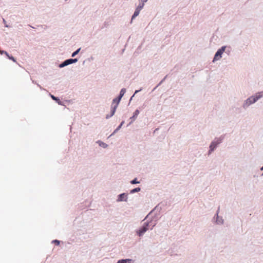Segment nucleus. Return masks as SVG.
I'll list each match as a JSON object with an SVG mask.
<instances>
[{
    "label": "nucleus",
    "mask_w": 263,
    "mask_h": 263,
    "mask_svg": "<svg viewBox=\"0 0 263 263\" xmlns=\"http://www.w3.org/2000/svg\"><path fill=\"white\" fill-rule=\"evenodd\" d=\"M80 49H81V48H79L78 50H77L76 51L73 52L72 54V57H73L75 55H76L79 52Z\"/></svg>",
    "instance_id": "15"
},
{
    "label": "nucleus",
    "mask_w": 263,
    "mask_h": 263,
    "mask_svg": "<svg viewBox=\"0 0 263 263\" xmlns=\"http://www.w3.org/2000/svg\"><path fill=\"white\" fill-rule=\"evenodd\" d=\"M77 61H78V60L77 59H70L66 60L63 63H62L61 64H60V67H63L68 65L72 64L73 63H76Z\"/></svg>",
    "instance_id": "4"
},
{
    "label": "nucleus",
    "mask_w": 263,
    "mask_h": 263,
    "mask_svg": "<svg viewBox=\"0 0 263 263\" xmlns=\"http://www.w3.org/2000/svg\"><path fill=\"white\" fill-rule=\"evenodd\" d=\"M126 92V89L125 88H122L121 91H120V95L118 97V102H120V100L122 98V97L124 96V93H125Z\"/></svg>",
    "instance_id": "7"
},
{
    "label": "nucleus",
    "mask_w": 263,
    "mask_h": 263,
    "mask_svg": "<svg viewBox=\"0 0 263 263\" xmlns=\"http://www.w3.org/2000/svg\"><path fill=\"white\" fill-rule=\"evenodd\" d=\"M133 261L131 259H126L119 260L117 263H133Z\"/></svg>",
    "instance_id": "9"
},
{
    "label": "nucleus",
    "mask_w": 263,
    "mask_h": 263,
    "mask_svg": "<svg viewBox=\"0 0 263 263\" xmlns=\"http://www.w3.org/2000/svg\"><path fill=\"white\" fill-rule=\"evenodd\" d=\"M53 242L55 243L57 245H59L60 244V241L58 240H53Z\"/></svg>",
    "instance_id": "19"
},
{
    "label": "nucleus",
    "mask_w": 263,
    "mask_h": 263,
    "mask_svg": "<svg viewBox=\"0 0 263 263\" xmlns=\"http://www.w3.org/2000/svg\"><path fill=\"white\" fill-rule=\"evenodd\" d=\"M226 47L223 46L220 49H219L216 53L213 61L218 60L220 59L221 57L222 54L223 53V52L225 51Z\"/></svg>",
    "instance_id": "2"
},
{
    "label": "nucleus",
    "mask_w": 263,
    "mask_h": 263,
    "mask_svg": "<svg viewBox=\"0 0 263 263\" xmlns=\"http://www.w3.org/2000/svg\"><path fill=\"white\" fill-rule=\"evenodd\" d=\"M139 183V182L137 181L136 178L131 181L132 184H136V183Z\"/></svg>",
    "instance_id": "17"
},
{
    "label": "nucleus",
    "mask_w": 263,
    "mask_h": 263,
    "mask_svg": "<svg viewBox=\"0 0 263 263\" xmlns=\"http://www.w3.org/2000/svg\"><path fill=\"white\" fill-rule=\"evenodd\" d=\"M98 143H99V145L101 147H103L104 148H106L107 147V144L101 141H98Z\"/></svg>",
    "instance_id": "11"
},
{
    "label": "nucleus",
    "mask_w": 263,
    "mask_h": 263,
    "mask_svg": "<svg viewBox=\"0 0 263 263\" xmlns=\"http://www.w3.org/2000/svg\"><path fill=\"white\" fill-rule=\"evenodd\" d=\"M261 170H263V166H262V167L261 168Z\"/></svg>",
    "instance_id": "23"
},
{
    "label": "nucleus",
    "mask_w": 263,
    "mask_h": 263,
    "mask_svg": "<svg viewBox=\"0 0 263 263\" xmlns=\"http://www.w3.org/2000/svg\"><path fill=\"white\" fill-rule=\"evenodd\" d=\"M144 5V4L140 3L139 5L137 7V8L136 9L139 11H141V10L143 8Z\"/></svg>",
    "instance_id": "13"
},
{
    "label": "nucleus",
    "mask_w": 263,
    "mask_h": 263,
    "mask_svg": "<svg viewBox=\"0 0 263 263\" xmlns=\"http://www.w3.org/2000/svg\"><path fill=\"white\" fill-rule=\"evenodd\" d=\"M7 57H8L9 59H10V60H12L13 62H16V60H15V59H14L13 57H12V56H11V57H10V56L8 54V56H7Z\"/></svg>",
    "instance_id": "18"
},
{
    "label": "nucleus",
    "mask_w": 263,
    "mask_h": 263,
    "mask_svg": "<svg viewBox=\"0 0 263 263\" xmlns=\"http://www.w3.org/2000/svg\"><path fill=\"white\" fill-rule=\"evenodd\" d=\"M262 96V92H259L255 96H252L249 99H248L246 102V104L247 105H249L251 104H252L255 102L257 100H258L259 98H260Z\"/></svg>",
    "instance_id": "1"
},
{
    "label": "nucleus",
    "mask_w": 263,
    "mask_h": 263,
    "mask_svg": "<svg viewBox=\"0 0 263 263\" xmlns=\"http://www.w3.org/2000/svg\"><path fill=\"white\" fill-rule=\"evenodd\" d=\"M139 1H140V3L144 4V3L146 2L147 0H139Z\"/></svg>",
    "instance_id": "21"
},
{
    "label": "nucleus",
    "mask_w": 263,
    "mask_h": 263,
    "mask_svg": "<svg viewBox=\"0 0 263 263\" xmlns=\"http://www.w3.org/2000/svg\"><path fill=\"white\" fill-rule=\"evenodd\" d=\"M141 90V89L139 90H136V91H135V93H138V92L139 91H140Z\"/></svg>",
    "instance_id": "22"
},
{
    "label": "nucleus",
    "mask_w": 263,
    "mask_h": 263,
    "mask_svg": "<svg viewBox=\"0 0 263 263\" xmlns=\"http://www.w3.org/2000/svg\"><path fill=\"white\" fill-rule=\"evenodd\" d=\"M51 98H52V99L53 100H58L57 98H56L55 97H54V96H53V95H51Z\"/></svg>",
    "instance_id": "20"
},
{
    "label": "nucleus",
    "mask_w": 263,
    "mask_h": 263,
    "mask_svg": "<svg viewBox=\"0 0 263 263\" xmlns=\"http://www.w3.org/2000/svg\"><path fill=\"white\" fill-rule=\"evenodd\" d=\"M0 53L1 54H5L7 56H8V53H7V52L5 51H4V50H0Z\"/></svg>",
    "instance_id": "16"
},
{
    "label": "nucleus",
    "mask_w": 263,
    "mask_h": 263,
    "mask_svg": "<svg viewBox=\"0 0 263 263\" xmlns=\"http://www.w3.org/2000/svg\"><path fill=\"white\" fill-rule=\"evenodd\" d=\"M148 223H144L142 228H141L138 232L139 236L142 235L147 230H148Z\"/></svg>",
    "instance_id": "5"
},
{
    "label": "nucleus",
    "mask_w": 263,
    "mask_h": 263,
    "mask_svg": "<svg viewBox=\"0 0 263 263\" xmlns=\"http://www.w3.org/2000/svg\"><path fill=\"white\" fill-rule=\"evenodd\" d=\"M221 140H222L219 138L215 139L214 141H213L210 145V149L209 152L211 153V152H212L216 147V146L221 142Z\"/></svg>",
    "instance_id": "3"
},
{
    "label": "nucleus",
    "mask_w": 263,
    "mask_h": 263,
    "mask_svg": "<svg viewBox=\"0 0 263 263\" xmlns=\"http://www.w3.org/2000/svg\"><path fill=\"white\" fill-rule=\"evenodd\" d=\"M118 97L116 98L113 100L112 103H116V105L115 106H114V107L113 108V109L112 110V113H111V115L110 116V117L114 115V114L115 112V110L117 107V106L120 102H118Z\"/></svg>",
    "instance_id": "6"
},
{
    "label": "nucleus",
    "mask_w": 263,
    "mask_h": 263,
    "mask_svg": "<svg viewBox=\"0 0 263 263\" xmlns=\"http://www.w3.org/2000/svg\"><path fill=\"white\" fill-rule=\"evenodd\" d=\"M140 11L138 10V9H136V10L133 14V15L132 16V21L133 20V19L136 17V16H137L139 14V12H140Z\"/></svg>",
    "instance_id": "10"
},
{
    "label": "nucleus",
    "mask_w": 263,
    "mask_h": 263,
    "mask_svg": "<svg viewBox=\"0 0 263 263\" xmlns=\"http://www.w3.org/2000/svg\"><path fill=\"white\" fill-rule=\"evenodd\" d=\"M139 111L138 109H136L134 113V115L131 118H133L134 119H135V118H137V117L138 116V115H139Z\"/></svg>",
    "instance_id": "12"
},
{
    "label": "nucleus",
    "mask_w": 263,
    "mask_h": 263,
    "mask_svg": "<svg viewBox=\"0 0 263 263\" xmlns=\"http://www.w3.org/2000/svg\"><path fill=\"white\" fill-rule=\"evenodd\" d=\"M126 200V195L125 194H121L119 196L118 201H121Z\"/></svg>",
    "instance_id": "8"
},
{
    "label": "nucleus",
    "mask_w": 263,
    "mask_h": 263,
    "mask_svg": "<svg viewBox=\"0 0 263 263\" xmlns=\"http://www.w3.org/2000/svg\"><path fill=\"white\" fill-rule=\"evenodd\" d=\"M140 191V188L139 187H137V188H135L133 190H132L131 191H130V193H135V192H139Z\"/></svg>",
    "instance_id": "14"
}]
</instances>
